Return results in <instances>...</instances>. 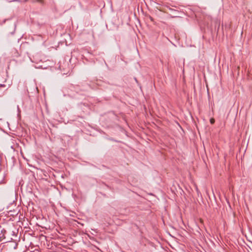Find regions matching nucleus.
I'll return each mask as SVG.
<instances>
[{
	"instance_id": "f257e3e1",
	"label": "nucleus",
	"mask_w": 252,
	"mask_h": 252,
	"mask_svg": "<svg viewBox=\"0 0 252 252\" xmlns=\"http://www.w3.org/2000/svg\"><path fill=\"white\" fill-rule=\"evenodd\" d=\"M210 123L212 124H213L215 123V119L214 118H211L210 119Z\"/></svg>"
}]
</instances>
